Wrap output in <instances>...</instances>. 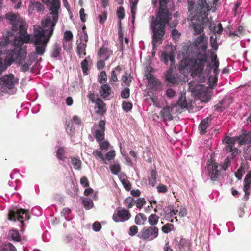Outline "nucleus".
<instances>
[{
  "label": "nucleus",
  "instance_id": "obj_2",
  "mask_svg": "<svg viewBox=\"0 0 251 251\" xmlns=\"http://www.w3.org/2000/svg\"><path fill=\"white\" fill-rule=\"evenodd\" d=\"M18 35L14 37L12 50H8V47L13 45L9 39L13 36L12 32H7L4 40L0 42V73L6 70L13 62L20 64L24 63L21 67V70L26 72L36 59L37 55L41 56L36 51L35 42L22 41L16 43L17 37L21 35V29H18Z\"/></svg>",
  "mask_w": 251,
  "mask_h": 251
},
{
  "label": "nucleus",
  "instance_id": "obj_27",
  "mask_svg": "<svg viewBox=\"0 0 251 251\" xmlns=\"http://www.w3.org/2000/svg\"><path fill=\"white\" fill-rule=\"evenodd\" d=\"M9 238L13 241L19 242L21 241V237L19 231L16 229H11L9 230Z\"/></svg>",
  "mask_w": 251,
  "mask_h": 251
},
{
  "label": "nucleus",
  "instance_id": "obj_20",
  "mask_svg": "<svg viewBox=\"0 0 251 251\" xmlns=\"http://www.w3.org/2000/svg\"><path fill=\"white\" fill-rule=\"evenodd\" d=\"M112 53L111 50L105 47H101L99 51V55L100 59L105 60H107Z\"/></svg>",
  "mask_w": 251,
  "mask_h": 251
},
{
  "label": "nucleus",
  "instance_id": "obj_43",
  "mask_svg": "<svg viewBox=\"0 0 251 251\" xmlns=\"http://www.w3.org/2000/svg\"><path fill=\"white\" fill-rule=\"evenodd\" d=\"M148 83L151 86H154L157 83L156 79L154 77L153 75L151 73H148L146 75Z\"/></svg>",
  "mask_w": 251,
  "mask_h": 251
},
{
  "label": "nucleus",
  "instance_id": "obj_34",
  "mask_svg": "<svg viewBox=\"0 0 251 251\" xmlns=\"http://www.w3.org/2000/svg\"><path fill=\"white\" fill-rule=\"evenodd\" d=\"M159 220V217L155 214H152L148 217V222L151 225V226H154Z\"/></svg>",
  "mask_w": 251,
  "mask_h": 251
},
{
  "label": "nucleus",
  "instance_id": "obj_11",
  "mask_svg": "<svg viewBox=\"0 0 251 251\" xmlns=\"http://www.w3.org/2000/svg\"><path fill=\"white\" fill-rule=\"evenodd\" d=\"M175 52L172 47H169L162 52L160 60L165 65H168L169 61L171 62V67H173V65L175 60Z\"/></svg>",
  "mask_w": 251,
  "mask_h": 251
},
{
  "label": "nucleus",
  "instance_id": "obj_55",
  "mask_svg": "<svg viewBox=\"0 0 251 251\" xmlns=\"http://www.w3.org/2000/svg\"><path fill=\"white\" fill-rule=\"evenodd\" d=\"M216 39L217 37L216 35L214 36H211L210 38L211 46L214 50H217L218 48Z\"/></svg>",
  "mask_w": 251,
  "mask_h": 251
},
{
  "label": "nucleus",
  "instance_id": "obj_44",
  "mask_svg": "<svg viewBox=\"0 0 251 251\" xmlns=\"http://www.w3.org/2000/svg\"><path fill=\"white\" fill-rule=\"evenodd\" d=\"M124 203L128 208H130L134 204V200L132 197H128L125 200Z\"/></svg>",
  "mask_w": 251,
  "mask_h": 251
},
{
  "label": "nucleus",
  "instance_id": "obj_45",
  "mask_svg": "<svg viewBox=\"0 0 251 251\" xmlns=\"http://www.w3.org/2000/svg\"><path fill=\"white\" fill-rule=\"evenodd\" d=\"M174 226L171 224H166L162 227V230L164 233H168L173 230Z\"/></svg>",
  "mask_w": 251,
  "mask_h": 251
},
{
  "label": "nucleus",
  "instance_id": "obj_49",
  "mask_svg": "<svg viewBox=\"0 0 251 251\" xmlns=\"http://www.w3.org/2000/svg\"><path fill=\"white\" fill-rule=\"evenodd\" d=\"M176 95V91L173 90L172 88H168L166 90L165 95L167 98L172 99L175 97Z\"/></svg>",
  "mask_w": 251,
  "mask_h": 251
},
{
  "label": "nucleus",
  "instance_id": "obj_54",
  "mask_svg": "<svg viewBox=\"0 0 251 251\" xmlns=\"http://www.w3.org/2000/svg\"><path fill=\"white\" fill-rule=\"evenodd\" d=\"M178 105L181 108H186L187 107V102L185 99V98L181 97L178 101Z\"/></svg>",
  "mask_w": 251,
  "mask_h": 251
},
{
  "label": "nucleus",
  "instance_id": "obj_24",
  "mask_svg": "<svg viewBox=\"0 0 251 251\" xmlns=\"http://www.w3.org/2000/svg\"><path fill=\"white\" fill-rule=\"evenodd\" d=\"M192 24L195 35L201 34L203 31L204 24L201 20L197 22V23L192 22Z\"/></svg>",
  "mask_w": 251,
  "mask_h": 251
},
{
  "label": "nucleus",
  "instance_id": "obj_46",
  "mask_svg": "<svg viewBox=\"0 0 251 251\" xmlns=\"http://www.w3.org/2000/svg\"><path fill=\"white\" fill-rule=\"evenodd\" d=\"M146 201L143 198H138L136 201H134V204L137 208L141 209L146 204Z\"/></svg>",
  "mask_w": 251,
  "mask_h": 251
},
{
  "label": "nucleus",
  "instance_id": "obj_63",
  "mask_svg": "<svg viewBox=\"0 0 251 251\" xmlns=\"http://www.w3.org/2000/svg\"><path fill=\"white\" fill-rule=\"evenodd\" d=\"M99 79H100L99 82L101 83L106 81L107 76L105 72L102 71L100 72Z\"/></svg>",
  "mask_w": 251,
  "mask_h": 251
},
{
  "label": "nucleus",
  "instance_id": "obj_32",
  "mask_svg": "<svg viewBox=\"0 0 251 251\" xmlns=\"http://www.w3.org/2000/svg\"><path fill=\"white\" fill-rule=\"evenodd\" d=\"M210 30H211L214 34H220L223 31V27L221 23L218 24L217 25L211 24L209 26Z\"/></svg>",
  "mask_w": 251,
  "mask_h": 251
},
{
  "label": "nucleus",
  "instance_id": "obj_12",
  "mask_svg": "<svg viewBox=\"0 0 251 251\" xmlns=\"http://www.w3.org/2000/svg\"><path fill=\"white\" fill-rule=\"evenodd\" d=\"M219 166L215 163L211 162L207 165L205 168V171L208 177H210L211 180L216 181L217 180L220 176V169H218Z\"/></svg>",
  "mask_w": 251,
  "mask_h": 251
},
{
  "label": "nucleus",
  "instance_id": "obj_61",
  "mask_svg": "<svg viewBox=\"0 0 251 251\" xmlns=\"http://www.w3.org/2000/svg\"><path fill=\"white\" fill-rule=\"evenodd\" d=\"M129 89L128 88H125L121 92V96L124 99H126L129 97Z\"/></svg>",
  "mask_w": 251,
  "mask_h": 251
},
{
  "label": "nucleus",
  "instance_id": "obj_57",
  "mask_svg": "<svg viewBox=\"0 0 251 251\" xmlns=\"http://www.w3.org/2000/svg\"><path fill=\"white\" fill-rule=\"evenodd\" d=\"M244 30V28L242 26H240L238 28V30L236 32H230L229 33V36H237L238 37H240L243 33V31Z\"/></svg>",
  "mask_w": 251,
  "mask_h": 251
},
{
  "label": "nucleus",
  "instance_id": "obj_22",
  "mask_svg": "<svg viewBox=\"0 0 251 251\" xmlns=\"http://www.w3.org/2000/svg\"><path fill=\"white\" fill-rule=\"evenodd\" d=\"M172 108L170 107L167 106L164 107L160 111V115L164 120H171L173 119L171 115Z\"/></svg>",
  "mask_w": 251,
  "mask_h": 251
},
{
  "label": "nucleus",
  "instance_id": "obj_1",
  "mask_svg": "<svg viewBox=\"0 0 251 251\" xmlns=\"http://www.w3.org/2000/svg\"><path fill=\"white\" fill-rule=\"evenodd\" d=\"M48 7L50 13L41 22L42 26L34 25L33 35L27 33L28 25L19 15L12 12L7 13L5 18L12 25L13 31H17L21 29V35L17 37L16 43L19 42H34L38 54L45 52L48 43L53 34L54 27L58 20V11L60 8L59 0H42Z\"/></svg>",
  "mask_w": 251,
  "mask_h": 251
},
{
  "label": "nucleus",
  "instance_id": "obj_23",
  "mask_svg": "<svg viewBox=\"0 0 251 251\" xmlns=\"http://www.w3.org/2000/svg\"><path fill=\"white\" fill-rule=\"evenodd\" d=\"M96 112L97 113L103 114L106 112L105 104L100 99H97L96 101Z\"/></svg>",
  "mask_w": 251,
  "mask_h": 251
},
{
  "label": "nucleus",
  "instance_id": "obj_14",
  "mask_svg": "<svg viewBox=\"0 0 251 251\" xmlns=\"http://www.w3.org/2000/svg\"><path fill=\"white\" fill-rule=\"evenodd\" d=\"M175 69V67H170L165 75L166 81L173 85L178 84L180 81L179 75L173 74L174 70Z\"/></svg>",
  "mask_w": 251,
  "mask_h": 251
},
{
  "label": "nucleus",
  "instance_id": "obj_53",
  "mask_svg": "<svg viewBox=\"0 0 251 251\" xmlns=\"http://www.w3.org/2000/svg\"><path fill=\"white\" fill-rule=\"evenodd\" d=\"M117 16L120 20L123 19L125 17V10L123 7H119L117 10Z\"/></svg>",
  "mask_w": 251,
  "mask_h": 251
},
{
  "label": "nucleus",
  "instance_id": "obj_8",
  "mask_svg": "<svg viewBox=\"0 0 251 251\" xmlns=\"http://www.w3.org/2000/svg\"><path fill=\"white\" fill-rule=\"evenodd\" d=\"M159 234V229L156 226L145 227L137 235L139 238L148 241L156 239Z\"/></svg>",
  "mask_w": 251,
  "mask_h": 251
},
{
  "label": "nucleus",
  "instance_id": "obj_35",
  "mask_svg": "<svg viewBox=\"0 0 251 251\" xmlns=\"http://www.w3.org/2000/svg\"><path fill=\"white\" fill-rule=\"evenodd\" d=\"M82 203L84 208L89 210L93 207L92 200L89 198H85L82 200Z\"/></svg>",
  "mask_w": 251,
  "mask_h": 251
},
{
  "label": "nucleus",
  "instance_id": "obj_36",
  "mask_svg": "<svg viewBox=\"0 0 251 251\" xmlns=\"http://www.w3.org/2000/svg\"><path fill=\"white\" fill-rule=\"evenodd\" d=\"M0 251H17V249L13 244L8 243L0 247Z\"/></svg>",
  "mask_w": 251,
  "mask_h": 251
},
{
  "label": "nucleus",
  "instance_id": "obj_10",
  "mask_svg": "<svg viewBox=\"0 0 251 251\" xmlns=\"http://www.w3.org/2000/svg\"><path fill=\"white\" fill-rule=\"evenodd\" d=\"M29 219V214L25 210L15 209L10 210L8 213V219L11 221H20L21 226L23 225L24 221L28 220Z\"/></svg>",
  "mask_w": 251,
  "mask_h": 251
},
{
  "label": "nucleus",
  "instance_id": "obj_33",
  "mask_svg": "<svg viewBox=\"0 0 251 251\" xmlns=\"http://www.w3.org/2000/svg\"><path fill=\"white\" fill-rule=\"evenodd\" d=\"M146 220L147 217L144 214L139 213L135 218V222L137 225H143Z\"/></svg>",
  "mask_w": 251,
  "mask_h": 251
},
{
  "label": "nucleus",
  "instance_id": "obj_13",
  "mask_svg": "<svg viewBox=\"0 0 251 251\" xmlns=\"http://www.w3.org/2000/svg\"><path fill=\"white\" fill-rule=\"evenodd\" d=\"M131 217L129 211L125 209H117L116 213L113 215V219L116 222L127 221Z\"/></svg>",
  "mask_w": 251,
  "mask_h": 251
},
{
  "label": "nucleus",
  "instance_id": "obj_31",
  "mask_svg": "<svg viewBox=\"0 0 251 251\" xmlns=\"http://www.w3.org/2000/svg\"><path fill=\"white\" fill-rule=\"evenodd\" d=\"M57 158L63 161H65L67 157L65 155V151L64 147H60L56 151Z\"/></svg>",
  "mask_w": 251,
  "mask_h": 251
},
{
  "label": "nucleus",
  "instance_id": "obj_62",
  "mask_svg": "<svg viewBox=\"0 0 251 251\" xmlns=\"http://www.w3.org/2000/svg\"><path fill=\"white\" fill-rule=\"evenodd\" d=\"M157 189L159 193H165L168 191L167 186L163 184L158 185L157 186Z\"/></svg>",
  "mask_w": 251,
  "mask_h": 251
},
{
  "label": "nucleus",
  "instance_id": "obj_52",
  "mask_svg": "<svg viewBox=\"0 0 251 251\" xmlns=\"http://www.w3.org/2000/svg\"><path fill=\"white\" fill-rule=\"evenodd\" d=\"M123 109L126 112H128L131 110L132 104L129 102L124 101L122 103Z\"/></svg>",
  "mask_w": 251,
  "mask_h": 251
},
{
  "label": "nucleus",
  "instance_id": "obj_38",
  "mask_svg": "<svg viewBox=\"0 0 251 251\" xmlns=\"http://www.w3.org/2000/svg\"><path fill=\"white\" fill-rule=\"evenodd\" d=\"M234 138H235V142L237 141H239V144L240 145L245 144L246 143L249 142V138H247V134H242L238 137H235Z\"/></svg>",
  "mask_w": 251,
  "mask_h": 251
},
{
  "label": "nucleus",
  "instance_id": "obj_16",
  "mask_svg": "<svg viewBox=\"0 0 251 251\" xmlns=\"http://www.w3.org/2000/svg\"><path fill=\"white\" fill-rule=\"evenodd\" d=\"M72 33L69 30L66 31L64 33L63 39V47L65 50H68L71 48V41L73 39Z\"/></svg>",
  "mask_w": 251,
  "mask_h": 251
},
{
  "label": "nucleus",
  "instance_id": "obj_40",
  "mask_svg": "<svg viewBox=\"0 0 251 251\" xmlns=\"http://www.w3.org/2000/svg\"><path fill=\"white\" fill-rule=\"evenodd\" d=\"M139 0H130V2L131 4V12L133 17V21H134V19L135 18V15L136 14V5L138 2Z\"/></svg>",
  "mask_w": 251,
  "mask_h": 251
},
{
  "label": "nucleus",
  "instance_id": "obj_9",
  "mask_svg": "<svg viewBox=\"0 0 251 251\" xmlns=\"http://www.w3.org/2000/svg\"><path fill=\"white\" fill-rule=\"evenodd\" d=\"M105 122L100 120L99 123H95L91 128V132L97 142L103 140L105 136Z\"/></svg>",
  "mask_w": 251,
  "mask_h": 251
},
{
  "label": "nucleus",
  "instance_id": "obj_18",
  "mask_svg": "<svg viewBox=\"0 0 251 251\" xmlns=\"http://www.w3.org/2000/svg\"><path fill=\"white\" fill-rule=\"evenodd\" d=\"M211 123V118L210 117H207L201 121L198 126V129L201 134H204L206 132Z\"/></svg>",
  "mask_w": 251,
  "mask_h": 251
},
{
  "label": "nucleus",
  "instance_id": "obj_25",
  "mask_svg": "<svg viewBox=\"0 0 251 251\" xmlns=\"http://www.w3.org/2000/svg\"><path fill=\"white\" fill-rule=\"evenodd\" d=\"M177 212V211L175 210L174 207L173 205L168 206L165 211L166 219L171 222H173L174 220L172 218L176 214Z\"/></svg>",
  "mask_w": 251,
  "mask_h": 251
},
{
  "label": "nucleus",
  "instance_id": "obj_6",
  "mask_svg": "<svg viewBox=\"0 0 251 251\" xmlns=\"http://www.w3.org/2000/svg\"><path fill=\"white\" fill-rule=\"evenodd\" d=\"M235 138H230L229 136L226 137L222 140L223 143L226 144L223 150L226 153H230V155L228 156L225 159L223 166L224 170H226L230 164V159L234 158L238 153V150L234 147L235 143Z\"/></svg>",
  "mask_w": 251,
  "mask_h": 251
},
{
  "label": "nucleus",
  "instance_id": "obj_7",
  "mask_svg": "<svg viewBox=\"0 0 251 251\" xmlns=\"http://www.w3.org/2000/svg\"><path fill=\"white\" fill-rule=\"evenodd\" d=\"M18 82L19 79L13 74H10L1 77L0 85L1 89H3V91H5L6 93L12 94L17 91L15 85L18 84Z\"/></svg>",
  "mask_w": 251,
  "mask_h": 251
},
{
  "label": "nucleus",
  "instance_id": "obj_51",
  "mask_svg": "<svg viewBox=\"0 0 251 251\" xmlns=\"http://www.w3.org/2000/svg\"><path fill=\"white\" fill-rule=\"evenodd\" d=\"M110 170L114 174H117L120 172L121 168L119 164H114L110 166Z\"/></svg>",
  "mask_w": 251,
  "mask_h": 251
},
{
  "label": "nucleus",
  "instance_id": "obj_41",
  "mask_svg": "<svg viewBox=\"0 0 251 251\" xmlns=\"http://www.w3.org/2000/svg\"><path fill=\"white\" fill-rule=\"evenodd\" d=\"M71 163L75 169L80 170L81 161L80 159L73 157L71 158Z\"/></svg>",
  "mask_w": 251,
  "mask_h": 251
},
{
  "label": "nucleus",
  "instance_id": "obj_30",
  "mask_svg": "<svg viewBox=\"0 0 251 251\" xmlns=\"http://www.w3.org/2000/svg\"><path fill=\"white\" fill-rule=\"evenodd\" d=\"M157 171L154 170L151 171L150 176H149V184L152 187L154 186L156 183Z\"/></svg>",
  "mask_w": 251,
  "mask_h": 251
},
{
  "label": "nucleus",
  "instance_id": "obj_48",
  "mask_svg": "<svg viewBox=\"0 0 251 251\" xmlns=\"http://www.w3.org/2000/svg\"><path fill=\"white\" fill-rule=\"evenodd\" d=\"M99 144L100 148L101 151H107L110 146L109 142L107 141L98 142Z\"/></svg>",
  "mask_w": 251,
  "mask_h": 251
},
{
  "label": "nucleus",
  "instance_id": "obj_50",
  "mask_svg": "<svg viewBox=\"0 0 251 251\" xmlns=\"http://www.w3.org/2000/svg\"><path fill=\"white\" fill-rule=\"evenodd\" d=\"M130 76L127 73H126L125 75L122 76V81L124 83L125 85L129 86L131 80L130 79Z\"/></svg>",
  "mask_w": 251,
  "mask_h": 251
},
{
  "label": "nucleus",
  "instance_id": "obj_47",
  "mask_svg": "<svg viewBox=\"0 0 251 251\" xmlns=\"http://www.w3.org/2000/svg\"><path fill=\"white\" fill-rule=\"evenodd\" d=\"M115 151L114 150H110L105 155V161L106 160L107 161H111V160L113 159L115 156Z\"/></svg>",
  "mask_w": 251,
  "mask_h": 251
},
{
  "label": "nucleus",
  "instance_id": "obj_15",
  "mask_svg": "<svg viewBox=\"0 0 251 251\" xmlns=\"http://www.w3.org/2000/svg\"><path fill=\"white\" fill-rule=\"evenodd\" d=\"M219 65V62L218 60L217 59V56L216 55H213L212 56V63H207V68L206 70V75H208L210 72H211V69L212 68H213V72L214 75H217L219 72V70L218 69V67Z\"/></svg>",
  "mask_w": 251,
  "mask_h": 251
},
{
  "label": "nucleus",
  "instance_id": "obj_28",
  "mask_svg": "<svg viewBox=\"0 0 251 251\" xmlns=\"http://www.w3.org/2000/svg\"><path fill=\"white\" fill-rule=\"evenodd\" d=\"M87 44L85 43L80 42L77 43V53L80 57H83L86 54V47Z\"/></svg>",
  "mask_w": 251,
  "mask_h": 251
},
{
  "label": "nucleus",
  "instance_id": "obj_60",
  "mask_svg": "<svg viewBox=\"0 0 251 251\" xmlns=\"http://www.w3.org/2000/svg\"><path fill=\"white\" fill-rule=\"evenodd\" d=\"M122 183L124 187L127 190L129 191L131 189V185L130 183L125 179L121 180Z\"/></svg>",
  "mask_w": 251,
  "mask_h": 251
},
{
  "label": "nucleus",
  "instance_id": "obj_21",
  "mask_svg": "<svg viewBox=\"0 0 251 251\" xmlns=\"http://www.w3.org/2000/svg\"><path fill=\"white\" fill-rule=\"evenodd\" d=\"M34 10L38 12L44 11V6L40 2L31 0L29 5V12L31 13Z\"/></svg>",
  "mask_w": 251,
  "mask_h": 251
},
{
  "label": "nucleus",
  "instance_id": "obj_5",
  "mask_svg": "<svg viewBox=\"0 0 251 251\" xmlns=\"http://www.w3.org/2000/svg\"><path fill=\"white\" fill-rule=\"evenodd\" d=\"M188 11L194 16H198L201 19L205 18L210 8L205 0H198L197 3L194 5L191 0H188Z\"/></svg>",
  "mask_w": 251,
  "mask_h": 251
},
{
  "label": "nucleus",
  "instance_id": "obj_39",
  "mask_svg": "<svg viewBox=\"0 0 251 251\" xmlns=\"http://www.w3.org/2000/svg\"><path fill=\"white\" fill-rule=\"evenodd\" d=\"M121 70V69L120 66H117L115 67L111 72V78H110V81L111 82H116L118 80L117 77V74L116 72L117 71L118 73L120 72Z\"/></svg>",
  "mask_w": 251,
  "mask_h": 251
},
{
  "label": "nucleus",
  "instance_id": "obj_56",
  "mask_svg": "<svg viewBox=\"0 0 251 251\" xmlns=\"http://www.w3.org/2000/svg\"><path fill=\"white\" fill-rule=\"evenodd\" d=\"M98 18L100 24L104 23L107 18V13L106 11L102 12L101 14L99 15Z\"/></svg>",
  "mask_w": 251,
  "mask_h": 251
},
{
  "label": "nucleus",
  "instance_id": "obj_58",
  "mask_svg": "<svg viewBox=\"0 0 251 251\" xmlns=\"http://www.w3.org/2000/svg\"><path fill=\"white\" fill-rule=\"evenodd\" d=\"M138 231V227L136 226H134V225L132 226L129 228V230L128 231V234L130 236H133L137 233Z\"/></svg>",
  "mask_w": 251,
  "mask_h": 251
},
{
  "label": "nucleus",
  "instance_id": "obj_59",
  "mask_svg": "<svg viewBox=\"0 0 251 251\" xmlns=\"http://www.w3.org/2000/svg\"><path fill=\"white\" fill-rule=\"evenodd\" d=\"M83 74L87 75L88 63L86 60H84L81 63Z\"/></svg>",
  "mask_w": 251,
  "mask_h": 251
},
{
  "label": "nucleus",
  "instance_id": "obj_19",
  "mask_svg": "<svg viewBox=\"0 0 251 251\" xmlns=\"http://www.w3.org/2000/svg\"><path fill=\"white\" fill-rule=\"evenodd\" d=\"M100 92L101 96L104 99L113 94L111 88L108 84L102 85L100 88Z\"/></svg>",
  "mask_w": 251,
  "mask_h": 251
},
{
  "label": "nucleus",
  "instance_id": "obj_4",
  "mask_svg": "<svg viewBox=\"0 0 251 251\" xmlns=\"http://www.w3.org/2000/svg\"><path fill=\"white\" fill-rule=\"evenodd\" d=\"M160 7L156 18L152 16V22L150 26L152 32V43L153 47L156 48L162 44L165 35V27L171 19V13L165 8L169 0H159Z\"/></svg>",
  "mask_w": 251,
  "mask_h": 251
},
{
  "label": "nucleus",
  "instance_id": "obj_29",
  "mask_svg": "<svg viewBox=\"0 0 251 251\" xmlns=\"http://www.w3.org/2000/svg\"><path fill=\"white\" fill-rule=\"evenodd\" d=\"M62 50L61 47L58 43H55L53 46L51 56L53 58L58 57Z\"/></svg>",
  "mask_w": 251,
  "mask_h": 251
},
{
  "label": "nucleus",
  "instance_id": "obj_37",
  "mask_svg": "<svg viewBox=\"0 0 251 251\" xmlns=\"http://www.w3.org/2000/svg\"><path fill=\"white\" fill-rule=\"evenodd\" d=\"M243 156L246 160L251 161V143L245 148Z\"/></svg>",
  "mask_w": 251,
  "mask_h": 251
},
{
  "label": "nucleus",
  "instance_id": "obj_42",
  "mask_svg": "<svg viewBox=\"0 0 251 251\" xmlns=\"http://www.w3.org/2000/svg\"><path fill=\"white\" fill-rule=\"evenodd\" d=\"M93 154L97 159H100L105 163H106L105 162L104 156L101 152V151H99L98 150H95L93 152Z\"/></svg>",
  "mask_w": 251,
  "mask_h": 251
},
{
  "label": "nucleus",
  "instance_id": "obj_17",
  "mask_svg": "<svg viewBox=\"0 0 251 251\" xmlns=\"http://www.w3.org/2000/svg\"><path fill=\"white\" fill-rule=\"evenodd\" d=\"M251 183V175L248 173L246 175L244 180L243 190L245 192L244 198L245 200H247L249 198V196L250 194Z\"/></svg>",
  "mask_w": 251,
  "mask_h": 251
},
{
  "label": "nucleus",
  "instance_id": "obj_64",
  "mask_svg": "<svg viewBox=\"0 0 251 251\" xmlns=\"http://www.w3.org/2000/svg\"><path fill=\"white\" fill-rule=\"evenodd\" d=\"M171 35L174 40H176L179 38L180 33L176 29H173L171 32Z\"/></svg>",
  "mask_w": 251,
  "mask_h": 251
},
{
  "label": "nucleus",
  "instance_id": "obj_3",
  "mask_svg": "<svg viewBox=\"0 0 251 251\" xmlns=\"http://www.w3.org/2000/svg\"><path fill=\"white\" fill-rule=\"evenodd\" d=\"M207 41V38L204 34L198 36L193 44L196 51L193 53L190 59L185 60L186 66L191 72L193 77H200L203 75L208 56L206 53Z\"/></svg>",
  "mask_w": 251,
  "mask_h": 251
},
{
  "label": "nucleus",
  "instance_id": "obj_26",
  "mask_svg": "<svg viewBox=\"0 0 251 251\" xmlns=\"http://www.w3.org/2000/svg\"><path fill=\"white\" fill-rule=\"evenodd\" d=\"M190 243L185 239H181L178 245V251H186L190 249Z\"/></svg>",
  "mask_w": 251,
  "mask_h": 251
}]
</instances>
